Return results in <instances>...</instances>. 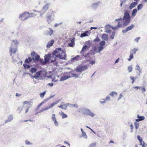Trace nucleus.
<instances>
[{"label":"nucleus","instance_id":"obj_1","mask_svg":"<svg viewBox=\"0 0 147 147\" xmlns=\"http://www.w3.org/2000/svg\"><path fill=\"white\" fill-rule=\"evenodd\" d=\"M62 53H60V54H62V55L63 56L65 55V53L63 52ZM58 53L57 50H54L52 54L51 55L50 54V60L51 62L54 63V64L56 66L57 65L58 62V59L57 58L59 57L61 59H65V56L60 55L59 54V55H58L57 54V53Z\"/></svg>","mask_w":147,"mask_h":147},{"label":"nucleus","instance_id":"obj_2","mask_svg":"<svg viewBox=\"0 0 147 147\" xmlns=\"http://www.w3.org/2000/svg\"><path fill=\"white\" fill-rule=\"evenodd\" d=\"M130 19H116V21L118 22V25L117 26L112 27L113 30H116L120 27H123L127 26L129 22Z\"/></svg>","mask_w":147,"mask_h":147},{"label":"nucleus","instance_id":"obj_3","mask_svg":"<svg viewBox=\"0 0 147 147\" xmlns=\"http://www.w3.org/2000/svg\"><path fill=\"white\" fill-rule=\"evenodd\" d=\"M31 55L34 61L35 60L37 61L39 60L40 62L42 63V65H45L46 63L45 61H44L43 59H40V56L36 54L35 52L33 51L31 53Z\"/></svg>","mask_w":147,"mask_h":147},{"label":"nucleus","instance_id":"obj_4","mask_svg":"<svg viewBox=\"0 0 147 147\" xmlns=\"http://www.w3.org/2000/svg\"><path fill=\"white\" fill-rule=\"evenodd\" d=\"M34 15V14L33 13H30L26 11L20 14L19 18H29L33 17Z\"/></svg>","mask_w":147,"mask_h":147},{"label":"nucleus","instance_id":"obj_5","mask_svg":"<svg viewBox=\"0 0 147 147\" xmlns=\"http://www.w3.org/2000/svg\"><path fill=\"white\" fill-rule=\"evenodd\" d=\"M88 69L87 65H82L81 67H77L76 69V71L77 72H80L86 70Z\"/></svg>","mask_w":147,"mask_h":147},{"label":"nucleus","instance_id":"obj_6","mask_svg":"<svg viewBox=\"0 0 147 147\" xmlns=\"http://www.w3.org/2000/svg\"><path fill=\"white\" fill-rule=\"evenodd\" d=\"M138 49L136 48H135L134 49L131 50L130 51V55L129 58L128 59L129 61H130L133 57V54H135Z\"/></svg>","mask_w":147,"mask_h":147},{"label":"nucleus","instance_id":"obj_7","mask_svg":"<svg viewBox=\"0 0 147 147\" xmlns=\"http://www.w3.org/2000/svg\"><path fill=\"white\" fill-rule=\"evenodd\" d=\"M88 47V46L86 45L83 46L82 48V50L81 51L80 53L82 55L84 56V57H86L89 54V53H87L86 55H85L84 54L86 53V49Z\"/></svg>","mask_w":147,"mask_h":147},{"label":"nucleus","instance_id":"obj_8","mask_svg":"<svg viewBox=\"0 0 147 147\" xmlns=\"http://www.w3.org/2000/svg\"><path fill=\"white\" fill-rule=\"evenodd\" d=\"M17 50V49L16 47L11 46L9 51L11 55L12 54H14L16 53Z\"/></svg>","mask_w":147,"mask_h":147},{"label":"nucleus","instance_id":"obj_9","mask_svg":"<svg viewBox=\"0 0 147 147\" xmlns=\"http://www.w3.org/2000/svg\"><path fill=\"white\" fill-rule=\"evenodd\" d=\"M67 74L68 76H65L63 77H61L60 80V81L64 80H66L68 79V78H70L71 77H72L70 75H72V74H71L70 72H68L67 73Z\"/></svg>","mask_w":147,"mask_h":147},{"label":"nucleus","instance_id":"obj_10","mask_svg":"<svg viewBox=\"0 0 147 147\" xmlns=\"http://www.w3.org/2000/svg\"><path fill=\"white\" fill-rule=\"evenodd\" d=\"M137 138L139 141L140 144L142 146V147H145L146 144L142 141V138L138 135L137 136Z\"/></svg>","mask_w":147,"mask_h":147},{"label":"nucleus","instance_id":"obj_11","mask_svg":"<svg viewBox=\"0 0 147 147\" xmlns=\"http://www.w3.org/2000/svg\"><path fill=\"white\" fill-rule=\"evenodd\" d=\"M51 119L53 121L54 123L55 124L56 126L58 125V123L57 121V119L55 117V114H53L51 117Z\"/></svg>","mask_w":147,"mask_h":147},{"label":"nucleus","instance_id":"obj_12","mask_svg":"<svg viewBox=\"0 0 147 147\" xmlns=\"http://www.w3.org/2000/svg\"><path fill=\"white\" fill-rule=\"evenodd\" d=\"M57 50V52H58V53H57V54L58 55H59V54H60V55H62V54H60V53H63V52L64 53H65V55H64V56H65V57H66V54H65V53L64 52V51H62L61 50V48H57V49L56 50ZM63 56V55H62ZM63 56H64V55H63Z\"/></svg>","mask_w":147,"mask_h":147},{"label":"nucleus","instance_id":"obj_13","mask_svg":"<svg viewBox=\"0 0 147 147\" xmlns=\"http://www.w3.org/2000/svg\"><path fill=\"white\" fill-rule=\"evenodd\" d=\"M134 27V25L132 24L130 26L127 27L125 30H123L122 32L123 33H125L127 31L132 29Z\"/></svg>","mask_w":147,"mask_h":147},{"label":"nucleus","instance_id":"obj_14","mask_svg":"<svg viewBox=\"0 0 147 147\" xmlns=\"http://www.w3.org/2000/svg\"><path fill=\"white\" fill-rule=\"evenodd\" d=\"M45 57V61L47 63L49 62V60L50 59V54H48L47 55H46L44 56Z\"/></svg>","mask_w":147,"mask_h":147},{"label":"nucleus","instance_id":"obj_15","mask_svg":"<svg viewBox=\"0 0 147 147\" xmlns=\"http://www.w3.org/2000/svg\"><path fill=\"white\" fill-rule=\"evenodd\" d=\"M42 72V71H38V72H37L35 73V75L33 77V78L36 79H37L39 77Z\"/></svg>","mask_w":147,"mask_h":147},{"label":"nucleus","instance_id":"obj_16","mask_svg":"<svg viewBox=\"0 0 147 147\" xmlns=\"http://www.w3.org/2000/svg\"><path fill=\"white\" fill-rule=\"evenodd\" d=\"M69 104H63L62 103L61 104V105L58 106V107L61 108L62 109H66L67 108V107L68 105Z\"/></svg>","mask_w":147,"mask_h":147},{"label":"nucleus","instance_id":"obj_17","mask_svg":"<svg viewBox=\"0 0 147 147\" xmlns=\"http://www.w3.org/2000/svg\"><path fill=\"white\" fill-rule=\"evenodd\" d=\"M101 38L102 40L107 41L109 39L108 35L107 34H104L102 35Z\"/></svg>","mask_w":147,"mask_h":147},{"label":"nucleus","instance_id":"obj_18","mask_svg":"<svg viewBox=\"0 0 147 147\" xmlns=\"http://www.w3.org/2000/svg\"><path fill=\"white\" fill-rule=\"evenodd\" d=\"M137 117L138 119H136V121H142L144 119L145 117L143 116H140L139 115H138Z\"/></svg>","mask_w":147,"mask_h":147},{"label":"nucleus","instance_id":"obj_19","mask_svg":"<svg viewBox=\"0 0 147 147\" xmlns=\"http://www.w3.org/2000/svg\"><path fill=\"white\" fill-rule=\"evenodd\" d=\"M54 42L53 40H51L47 44V47H50L53 45Z\"/></svg>","mask_w":147,"mask_h":147},{"label":"nucleus","instance_id":"obj_20","mask_svg":"<svg viewBox=\"0 0 147 147\" xmlns=\"http://www.w3.org/2000/svg\"><path fill=\"white\" fill-rule=\"evenodd\" d=\"M58 101H56L55 102H53L49 106V107H47V110L49 109H50L52 107H53L54 105H55L57 104V103H58Z\"/></svg>","mask_w":147,"mask_h":147},{"label":"nucleus","instance_id":"obj_21","mask_svg":"<svg viewBox=\"0 0 147 147\" xmlns=\"http://www.w3.org/2000/svg\"><path fill=\"white\" fill-rule=\"evenodd\" d=\"M32 59L31 57H28V58L26 59L25 61V63H29L32 60Z\"/></svg>","mask_w":147,"mask_h":147},{"label":"nucleus","instance_id":"obj_22","mask_svg":"<svg viewBox=\"0 0 147 147\" xmlns=\"http://www.w3.org/2000/svg\"><path fill=\"white\" fill-rule=\"evenodd\" d=\"M123 18H130V15L129 13L125 12L124 13Z\"/></svg>","mask_w":147,"mask_h":147},{"label":"nucleus","instance_id":"obj_23","mask_svg":"<svg viewBox=\"0 0 147 147\" xmlns=\"http://www.w3.org/2000/svg\"><path fill=\"white\" fill-rule=\"evenodd\" d=\"M137 4V3L136 2H134L131 3L129 6V9H131L134 7Z\"/></svg>","mask_w":147,"mask_h":147},{"label":"nucleus","instance_id":"obj_24","mask_svg":"<svg viewBox=\"0 0 147 147\" xmlns=\"http://www.w3.org/2000/svg\"><path fill=\"white\" fill-rule=\"evenodd\" d=\"M88 33V31H85L84 33H82L81 34V37H83L86 36H88V34H87Z\"/></svg>","mask_w":147,"mask_h":147},{"label":"nucleus","instance_id":"obj_25","mask_svg":"<svg viewBox=\"0 0 147 147\" xmlns=\"http://www.w3.org/2000/svg\"><path fill=\"white\" fill-rule=\"evenodd\" d=\"M36 71V69L35 67H32L30 69V72L32 74L35 72Z\"/></svg>","mask_w":147,"mask_h":147},{"label":"nucleus","instance_id":"obj_26","mask_svg":"<svg viewBox=\"0 0 147 147\" xmlns=\"http://www.w3.org/2000/svg\"><path fill=\"white\" fill-rule=\"evenodd\" d=\"M61 115L62 116V117L63 119H64L65 118H66L67 117V115L65 114L63 112H62L61 113Z\"/></svg>","mask_w":147,"mask_h":147},{"label":"nucleus","instance_id":"obj_27","mask_svg":"<svg viewBox=\"0 0 147 147\" xmlns=\"http://www.w3.org/2000/svg\"><path fill=\"white\" fill-rule=\"evenodd\" d=\"M30 102L28 101H24L23 102V104L24 105V106H23V108L24 107V105L26 104H28V105H30Z\"/></svg>","mask_w":147,"mask_h":147},{"label":"nucleus","instance_id":"obj_28","mask_svg":"<svg viewBox=\"0 0 147 147\" xmlns=\"http://www.w3.org/2000/svg\"><path fill=\"white\" fill-rule=\"evenodd\" d=\"M99 44L102 47V46H104L105 45V42L104 41L102 40L100 42Z\"/></svg>","mask_w":147,"mask_h":147},{"label":"nucleus","instance_id":"obj_29","mask_svg":"<svg viewBox=\"0 0 147 147\" xmlns=\"http://www.w3.org/2000/svg\"><path fill=\"white\" fill-rule=\"evenodd\" d=\"M143 7V5L142 4H139L137 7L138 10H139L141 9Z\"/></svg>","mask_w":147,"mask_h":147},{"label":"nucleus","instance_id":"obj_30","mask_svg":"<svg viewBox=\"0 0 147 147\" xmlns=\"http://www.w3.org/2000/svg\"><path fill=\"white\" fill-rule=\"evenodd\" d=\"M96 143H92L89 146V147H96Z\"/></svg>","mask_w":147,"mask_h":147},{"label":"nucleus","instance_id":"obj_31","mask_svg":"<svg viewBox=\"0 0 147 147\" xmlns=\"http://www.w3.org/2000/svg\"><path fill=\"white\" fill-rule=\"evenodd\" d=\"M115 32H113L112 33V34L110 36V38L112 39H113L114 38V36L115 35Z\"/></svg>","mask_w":147,"mask_h":147},{"label":"nucleus","instance_id":"obj_32","mask_svg":"<svg viewBox=\"0 0 147 147\" xmlns=\"http://www.w3.org/2000/svg\"><path fill=\"white\" fill-rule=\"evenodd\" d=\"M23 66L26 69H28L30 68V65H27L26 64H24Z\"/></svg>","mask_w":147,"mask_h":147},{"label":"nucleus","instance_id":"obj_33","mask_svg":"<svg viewBox=\"0 0 147 147\" xmlns=\"http://www.w3.org/2000/svg\"><path fill=\"white\" fill-rule=\"evenodd\" d=\"M47 110V107H46L45 108H42L39 111L38 113H40L43 112L44 111H46Z\"/></svg>","mask_w":147,"mask_h":147},{"label":"nucleus","instance_id":"obj_34","mask_svg":"<svg viewBox=\"0 0 147 147\" xmlns=\"http://www.w3.org/2000/svg\"><path fill=\"white\" fill-rule=\"evenodd\" d=\"M117 93L115 92H112L110 94V95L112 96H113L114 95H117Z\"/></svg>","mask_w":147,"mask_h":147},{"label":"nucleus","instance_id":"obj_35","mask_svg":"<svg viewBox=\"0 0 147 147\" xmlns=\"http://www.w3.org/2000/svg\"><path fill=\"white\" fill-rule=\"evenodd\" d=\"M70 106L71 107H76V108H78V106L77 104H71L70 105Z\"/></svg>","mask_w":147,"mask_h":147},{"label":"nucleus","instance_id":"obj_36","mask_svg":"<svg viewBox=\"0 0 147 147\" xmlns=\"http://www.w3.org/2000/svg\"><path fill=\"white\" fill-rule=\"evenodd\" d=\"M88 114L92 117H93L94 115V114L92 113L90 111H88Z\"/></svg>","mask_w":147,"mask_h":147},{"label":"nucleus","instance_id":"obj_37","mask_svg":"<svg viewBox=\"0 0 147 147\" xmlns=\"http://www.w3.org/2000/svg\"><path fill=\"white\" fill-rule=\"evenodd\" d=\"M53 32V30L50 29V31L48 32V34L51 36Z\"/></svg>","mask_w":147,"mask_h":147},{"label":"nucleus","instance_id":"obj_38","mask_svg":"<svg viewBox=\"0 0 147 147\" xmlns=\"http://www.w3.org/2000/svg\"><path fill=\"white\" fill-rule=\"evenodd\" d=\"M132 68L131 66H129L128 67V70L129 72L132 71Z\"/></svg>","mask_w":147,"mask_h":147},{"label":"nucleus","instance_id":"obj_39","mask_svg":"<svg viewBox=\"0 0 147 147\" xmlns=\"http://www.w3.org/2000/svg\"><path fill=\"white\" fill-rule=\"evenodd\" d=\"M52 81L54 82H57L58 81V80L57 79H56L55 77H53L52 78Z\"/></svg>","mask_w":147,"mask_h":147},{"label":"nucleus","instance_id":"obj_40","mask_svg":"<svg viewBox=\"0 0 147 147\" xmlns=\"http://www.w3.org/2000/svg\"><path fill=\"white\" fill-rule=\"evenodd\" d=\"M30 108V106H27L26 107L25 109V113H27L28 112Z\"/></svg>","mask_w":147,"mask_h":147},{"label":"nucleus","instance_id":"obj_41","mask_svg":"<svg viewBox=\"0 0 147 147\" xmlns=\"http://www.w3.org/2000/svg\"><path fill=\"white\" fill-rule=\"evenodd\" d=\"M130 78L132 80L131 83L133 84L135 80L136 79V78H134L132 76H130Z\"/></svg>","mask_w":147,"mask_h":147},{"label":"nucleus","instance_id":"obj_42","mask_svg":"<svg viewBox=\"0 0 147 147\" xmlns=\"http://www.w3.org/2000/svg\"><path fill=\"white\" fill-rule=\"evenodd\" d=\"M46 91H45L40 94V96L42 98H43L46 93Z\"/></svg>","mask_w":147,"mask_h":147},{"label":"nucleus","instance_id":"obj_43","mask_svg":"<svg viewBox=\"0 0 147 147\" xmlns=\"http://www.w3.org/2000/svg\"><path fill=\"white\" fill-rule=\"evenodd\" d=\"M80 57V56L79 55H78L77 56H76V57H74L73 59V60H79V59H78V57Z\"/></svg>","mask_w":147,"mask_h":147},{"label":"nucleus","instance_id":"obj_44","mask_svg":"<svg viewBox=\"0 0 147 147\" xmlns=\"http://www.w3.org/2000/svg\"><path fill=\"white\" fill-rule=\"evenodd\" d=\"M137 11V10L136 9H134L132 11V14L133 15H135Z\"/></svg>","mask_w":147,"mask_h":147},{"label":"nucleus","instance_id":"obj_45","mask_svg":"<svg viewBox=\"0 0 147 147\" xmlns=\"http://www.w3.org/2000/svg\"><path fill=\"white\" fill-rule=\"evenodd\" d=\"M103 47L102 46H99L98 47V52L100 53L101 51L103 50Z\"/></svg>","mask_w":147,"mask_h":147},{"label":"nucleus","instance_id":"obj_46","mask_svg":"<svg viewBox=\"0 0 147 147\" xmlns=\"http://www.w3.org/2000/svg\"><path fill=\"white\" fill-rule=\"evenodd\" d=\"M74 39H73L72 40H71V43L69 44V46L70 47H73V44L74 43Z\"/></svg>","mask_w":147,"mask_h":147},{"label":"nucleus","instance_id":"obj_47","mask_svg":"<svg viewBox=\"0 0 147 147\" xmlns=\"http://www.w3.org/2000/svg\"><path fill=\"white\" fill-rule=\"evenodd\" d=\"M100 40L98 37H97L94 39L93 41L94 42H98Z\"/></svg>","mask_w":147,"mask_h":147},{"label":"nucleus","instance_id":"obj_48","mask_svg":"<svg viewBox=\"0 0 147 147\" xmlns=\"http://www.w3.org/2000/svg\"><path fill=\"white\" fill-rule=\"evenodd\" d=\"M45 103L44 101H43L41 102L40 104H39L38 106L37 107L38 108H39L43 104Z\"/></svg>","mask_w":147,"mask_h":147},{"label":"nucleus","instance_id":"obj_49","mask_svg":"<svg viewBox=\"0 0 147 147\" xmlns=\"http://www.w3.org/2000/svg\"><path fill=\"white\" fill-rule=\"evenodd\" d=\"M12 119H13V118L11 117H10L9 118L8 120H7V121H5V123H6L7 122H10V121L12 120Z\"/></svg>","mask_w":147,"mask_h":147},{"label":"nucleus","instance_id":"obj_50","mask_svg":"<svg viewBox=\"0 0 147 147\" xmlns=\"http://www.w3.org/2000/svg\"><path fill=\"white\" fill-rule=\"evenodd\" d=\"M87 61H89L90 62V64L91 65H93L95 63V61H93H93L88 60Z\"/></svg>","mask_w":147,"mask_h":147},{"label":"nucleus","instance_id":"obj_51","mask_svg":"<svg viewBox=\"0 0 147 147\" xmlns=\"http://www.w3.org/2000/svg\"><path fill=\"white\" fill-rule=\"evenodd\" d=\"M141 90L142 93L146 91V89L144 87H142Z\"/></svg>","mask_w":147,"mask_h":147},{"label":"nucleus","instance_id":"obj_52","mask_svg":"<svg viewBox=\"0 0 147 147\" xmlns=\"http://www.w3.org/2000/svg\"><path fill=\"white\" fill-rule=\"evenodd\" d=\"M141 88L140 86H135L133 87V88L134 89H136V90H137L138 89H140Z\"/></svg>","mask_w":147,"mask_h":147},{"label":"nucleus","instance_id":"obj_53","mask_svg":"<svg viewBox=\"0 0 147 147\" xmlns=\"http://www.w3.org/2000/svg\"><path fill=\"white\" fill-rule=\"evenodd\" d=\"M136 67H137V69L140 72V68L138 65H137Z\"/></svg>","mask_w":147,"mask_h":147},{"label":"nucleus","instance_id":"obj_54","mask_svg":"<svg viewBox=\"0 0 147 147\" xmlns=\"http://www.w3.org/2000/svg\"><path fill=\"white\" fill-rule=\"evenodd\" d=\"M139 124L137 123H135V127L136 129H137L138 127Z\"/></svg>","mask_w":147,"mask_h":147},{"label":"nucleus","instance_id":"obj_55","mask_svg":"<svg viewBox=\"0 0 147 147\" xmlns=\"http://www.w3.org/2000/svg\"><path fill=\"white\" fill-rule=\"evenodd\" d=\"M62 24V23H60L59 24H55V27H56L57 26H58L59 25H60V24Z\"/></svg>","mask_w":147,"mask_h":147},{"label":"nucleus","instance_id":"obj_56","mask_svg":"<svg viewBox=\"0 0 147 147\" xmlns=\"http://www.w3.org/2000/svg\"><path fill=\"white\" fill-rule=\"evenodd\" d=\"M140 39V37H137L135 39V40L136 41L138 42L139 40Z\"/></svg>","mask_w":147,"mask_h":147},{"label":"nucleus","instance_id":"obj_57","mask_svg":"<svg viewBox=\"0 0 147 147\" xmlns=\"http://www.w3.org/2000/svg\"><path fill=\"white\" fill-rule=\"evenodd\" d=\"M123 97V95L121 94H120L119 95V98H118V100H119L120 98H121Z\"/></svg>","mask_w":147,"mask_h":147},{"label":"nucleus","instance_id":"obj_58","mask_svg":"<svg viewBox=\"0 0 147 147\" xmlns=\"http://www.w3.org/2000/svg\"><path fill=\"white\" fill-rule=\"evenodd\" d=\"M48 85L49 86H53V84L52 83H49L48 84Z\"/></svg>","mask_w":147,"mask_h":147},{"label":"nucleus","instance_id":"obj_59","mask_svg":"<svg viewBox=\"0 0 147 147\" xmlns=\"http://www.w3.org/2000/svg\"><path fill=\"white\" fill-rule=\"evenodd\" d=\"M110 97L109 96H107L106 98H105V99L106 100H109L110 99Z\"/></svg>","mask_w":147,"mask_h":147},{"label":"nucleus","instance_id":"obj_60","mask_svg":"<svg viewBox=\"0 0 147 147\" xmlns=\"http://www.w3.org/2000/svg\"><path fill=\"white\" fill-rule=\"evenodd\" d=\"M21 95V94H19L18 93H17L16 94V96L17 97L20 96Z\"/></svg>","mask_w":147,"mask_h":147},{"label":"nucleus","instance_id":"obj_61","mask_svg":"<svg viewBox=\"0 0 147 147\" xmlns=\"http://www.w3.org/2000/svg\"><path fill=\"white\" fill-rule=\"evenodd\" d=\"M82 134L83 136H86V135L85 132H83Z\"/></svg>","mask_w":147,"mask_h":147},{"label":"nucleus","instance_id":"obj_62","mask_svg":"<svg viewBox=\"0 0 147 147\" xmlns=\"http://www.w3.org/2000/svg\"><path fill=\"white\" fill-rule=\"evenodd\" d=\"M119 58H118L115 61V63H118L119 61Z\"/></svg>","mask_w":147,"mask_h":147},{"label":"nucleus","instance_id":"obj_63","mask_svg":"<svg viewBox=\"0 0 147 147\" xmlns=\"http://www.w3.org/2000/svg\"><path fill=\"white\" fill-rule=\"evenodd\" d=\"M130 127L131 129H132L133 128V126L132 124H131L130 125Z\"/></svg>","mask_w":147,"mask_h":147},{"label":"nucleus","instance_id":"obj_64","mask_svg":"<svg viewBox=\"0 0 147 147\" xmlns=\"http://www.w3.org/2000/svg\"><path fill=\"white\" fill-rule=\"evenodd\" d=\"M96 28H97V27H91L90 28V29L91 30H92L93 29H96Z\"/></svg>","mask_w":147,"mask_h":147}]
</instances>
